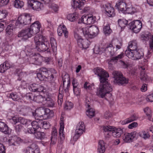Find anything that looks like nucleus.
I'll list each match as a JSON object with an SVG mask.
<instances>
[{"instance_id":"f257e3e1","label":"nucleus","mask_w":153,"mask_h":153,"mask_svg":"<svg viewBox=\"0 0 153 153\" xmlns=\"http://www.w3.org/2000/svg\"><path fill=\"white\" fill-rule=\"evenodd\" d=\"M99 32V29L97 26L79 25L76 27L74 31V36L78 46L82 49H85L89 47V41L83 38L79 33H82L86 38L92 39L97 36Z\"/></svg>"},{"instance_id":"f03ea898","label":"nucleus","mask_w":153,"mask_h":153,"mask_svg":"<svg viewBox=\"0 0 153 153\" xmlns=\"http://www.w3.org/2000/svg\"><path fill=\"white\" fill-rule=\"evenodd\" d=\"M93 72L99 77L100 82V85L96 92L97 95L101 98L104 97L107 94L109 96L106 98L109 101H112L113 98L111 94L108 93L112 91V87L108 81L109 77L108 73L104 69L99 67L94 68Z\"/></svg>"},{"instance_id":"7ed1b4c3","label":"nucleus","mask_w":153,"mask_h":153,"mask_svg":"<svg viewBox=\"0 0 153 153\" xmlns=\"http://www.w3.org/2000/svg\"><path fill=\"white\" fill-rule=\"evenodd\" d=\"M24 97L30 101H33L38 103H42L48 107H53L55 106V98L52 97L45 90L44 92H35L34 94L27 93Z\"/></svg>"},{"instance_id":"20e7f679","label":"nucleus","mask_w":153,"mask_h":153,"mask_svg":"<svg viewBox=\"0 0 153 153\" xmlns=\"http://www.w3.org/2000/svg\"><path fill=\"white\" fill-rule=\"evenodd\" d=\"M125 53L128 58L134 60H137L141 58L143 55L142 52L137 49V42L134 40L129 42L127 49Z\"/></svg>"},{"instance_id":"39448f33","label":"nucleus","mask_w":153,"mask_h":153,"mask_svg":"<svg viewBox=\"0 0 153 153\" xmlns=\"http://www.w3.org/2000/svg\"><path fill=\"white\" fill-rule=\"evenodd\" d=\"M37 76L40 80H45V79L50 81H52L54 79L53 74L56 73V71L53 68H42L37 70Z\"/></svg>"},{"instance_id":"423d86ee","label":"nucleus","mask_w":153,"mask_h":153,"mask_svg":"<svg viewBox=\"0 0 153 153\" xmlns=\"http://www.w3.org/2000/svg\"><path fill=\"white\" fill-rule=\"evenodd\" d=\"M34 41L36 48L38 51H45L50 47L48 40L42 35H36L34 38Z\"/></svg>"},{"instance_id":"0eeeda50","label":"nucleus","mask_w":153,"mask_h":153,"mask_svg":"<svg viewBox=\"0 0 153 153\" xmlns=\"http://www.w3.org/2000/svg\"><path fill=\"white\" fill-rule=\"evenodd\" d=\"M31 15L30 14L24 13L19 15L17 20L15 21V24L17 27H20L30 24L32 19Z\"/></svg>"},{"instance_id":"6e6552de","label":"nucleus","mask_w":153,"mask_h":153,"mask_svg":"<svg viewBox=\"0 0 153 153\" xmlns=\"http://www.w3.org/2000/svg\"><path fill=\"white\" fill-rule=\"evenodd\" d=\"M114 79L113 82L114 84L123 85L126 84L128 82V79L124 77L120 72L115 71L112 74Z\"/></svg>"},{"instance_id":"1a4fd4ad","label":"nucleus","mask_w":153,"mask_h":153,"mask_svg":"<svg viewBox=\"0 0 153 153\" xmlns=\"http://www.w3.org/2000/svg\"><path fill=\"white\" fill-rule=\"evenodd\" d=\"M103 130L105 131L112 132V135L114 137L119 138L122 133V130L120 128H117L114 126H103Z\"/></svg>"},{"instance_id":"9d476101","label":"nucleus","mask_w":153,"mask_h":153,"mask_svg":"<svg viewBox=\"0 0 153 153\" xmlns=\"http://www.w3.org/2000/svg\"><path fill=\"white\" fill-rule=\"evenodd\" d=\"M27 6L30 9L37 11L41 10L44 7L43 3L38 0H28Z\"/></svg>"},{"instance_id":"9b49d317","label":"nucleus","mask_w":153,"mask_h":153,"mask_svg":"<svg viewBox=\"0 0 153 153\" xmlns=\"http://www.w3.org/2000/svg\"><path fill=\"white\" fill-rule=\"evenodd\" d=\"M96 21V17L91 14L83 15L79 19L78 23L83 24L87 25H90L94 24Z\"/></svg>"},{"instance_id":"f8f14e48","label":"nucleus","mask_w":153,"mask_h":153,"mask_svg":"<svg viewBox=\"0 0 153 153\" xmlns=\"http://www.w3.org/2000/svg\"><path fill=\"white\" fill-rule=\"evenodd\" d=\"M85 131V126L83 122H79L77 125L75 134L73 139L74 141H76L80 136Z\"/></svg>"},{"instance_id":"ddd939ff","label":"nucleus","mask_w":153,"mask_h":153,"mask_svg":"<svg viewBox=\"0 0 153 153\" xmlns=\"http://www.w3.org/2000/svg\"><path fill=\"white\" fill-rule=\"evenodd\" d=\"M101 10L105 14L109 17H113L115 16V13L114 8L110 4H107L101 5Z\"/></svg>"},{"instance_id":"4468645a","label":"nucleus","mask_w":153,"mask_h":153,"mask_svg":"<svg viewBox=\"0 0 153 153\" xmlns=\"http://www.w3.org/2000/svg\"><path fill=\"white\" fill-rule=\"evenodd\" d=\"M148 64L147 60L144 59L143 61L139 65L140 67L141 71H143L140 74V78L141 80L146 82L149 80V78L147 74H145L144 71L146 67Z\"/></svg>"},{"instance_id":"2eb2a0df","label":"nucleus","mask_w":153,"mask_h":153,"mask_svg":"<svg viewBox=\"0 0 153 153\" xmlns=\"http://www.w3.org/2000/svg\"><path fill=\"white\" fill-rule=\"evenodd\" d=\"M130 29L134 33H137L141 30L142 27V23L139 20L133 21L129 24Z\"/></svg>"},{"instance_id":"dca6fc26","label":"nucleus","mask_w":153,"mask_h":153,"mask_svg":"<svg viewBox=\"0 0 153 153\" xmlns=\"http://www.w3.org/2000/svg\"><path fill=\"white\" fill-rule=\"evenodd\" d=\"M32 128L30 127L27 128V132L29 133H33L36 131L40 130L41 126L40 124V120H37V121H34L31 122Z\"/></svg>"},{"instance_id":"f3484780","label":"nucleus","mask_w":153,"mask_h":153,"mask_svg":"<svg viewBox=\"0 0 153 153\" xmlns=\"http://www.w3.org/2000/svg\"><path fill=\"white\" fill-rule=\"evenodd\" d=\"M13 121V123L16 124L18 123H20L23 125H25L26 127L30 126L31 121L29 120L25 119L21 117H18L16 116L13 117L11 119Z\"/></svg>"},{"instance_id":"a211bd4d","label":"nucleus","mask_w":153,"mask_h":153,"mask_svg":"<svg viewBox=\"0 0 153 153\" xmlns=\"http://www.w3.org/2000/svg\"><path fill=\"white\" fill-rule=\"evenodd\" d=\"M136 133L137 132L135 131L125 133L122 138L124 142L130 143L133 142L136 137Z\"/></svg>"},{"instance_id":"6ab92c4d","label":"nucleus","mask_w":153,"mask_h":153,"mask_svg":"<svg viewBox=\"0 0 153 153\" xmlns=\"http://www.w3.org/2000/svg\"><path fill=\"white\" fill-rule=\"evenodd\" d=\"M41 28V24L39 22L36 21L33 23L29 28L33 36L39 32Z\"/></svg>"},{"instance_id":"aec40b11","label":"nucleus","mask_w":153,"mask_h":153,"mask_svg":"<svg viewBox=\"0 0 153 153\" xmlns=\"http://www.w3.org/2000/svg\"><path fill=\"white\" fill-rule=\"evenodd\" d=\"M114 47L111 42L108 44L105 48H102V51H103L104 53H105L107 56H112L114 53Z\"/></svg>"},{"instance_id":"412c9836","label":"nucleus","mask_w":153,"mask_h":153,"mask_svg":"<svg viewBox=\"0 0 153 153\" xmlns=\"http://www.w3.org/2000/svg\"><path fill=\"white\" fill-rule=\"evenodd\" d=\"M22 142V140L16 136L10 137L8 140L9 145L17 146Z\"/></svg>"},{"instance_id":"4be33fe9","label":"nucleus","mask_w":153,"mask_h":153,"mask_svg":"<svg viewBox=\"0 0 153 153\" xmlns=\"http://www.w3.org/2000/svg\"><path fill=\"white\" fill-rule=\"evenodd\" d=\"M45 108L41 107L36 109L35 112H33L32 114L36 119H42Z\"/></svg>"},{"instance_id":"5701e85b","label":"nucleus","mask_w":153,"mask_h":153,"mask_svg":"<svg viewBox=\"0 0 153 153\" xmlns=\"http://www.w3.org/2000/svg\"><path fill=\"white\" fill-rule=\"evenodd\" d=\"M32 36V35L29 28L23 29L19 32L18 34V37H22L25 39H27Z\"/></svg>"},{"instance_id":"b1692460","label":"nucleus","mask_w":153,"mask_h":153,"mask_svg":"<svg viewBox=\"0 0 153 153\" xmlns=\"http://www.w3.org/2000/svg\"><path fill=\"white\" fill-rule=\"evenodd\" d=\"M15 21L13 20L10 21L9 24L7 25L6 29V35L9 37L11 36L13 34V29L15 28Z\"/></svg>"},{"instance_id":"393cba45","label":"nucleus","mask_w":153,"mask_h":153,"mask_svg":"<svg viewBox=\"0 0 153 153\" xmlns=\"http://www.w3.org/2000/svg\"><path fill=\"white\" fill-rule=\"evenodd\" d=\"M85 2V0H72L71 5L74 8H78L81 10Z\"/></svg>"},{"instance_id":"a878e982","label":"nucleus","mask_w":153,"mask_h":153,"mask_svg":"<svg viewBox=\"0 0 153 153\" xmlns=\"http://www.w3.org/2000/svg\"><path fill=\"white\" fill-rule=\"evenodd\" d=\"M57 33L58 35L59 36H62L63 33L65 38H66L68 37V32L65 26L63 24H61L59 26L57 29Z\"/></svg>"},{"instance_id":"bb28decb","label":"nucleus","mask_w":153,"mask_h":153,"mask_svg":"<svg viewBox=\"0 0 153 153\" xmlns=\"http://www.w3.org/2000/svg\"><path fill=\"white\" fill-rule=\"evenodd\" d=\"M143 40L147 41L149 39V45L151 50H153V34L149 33L145 35H142L141 36Z\"/></svg>"},{"instance_id":"cd10ccee","label":"nucleus","mask_w":153,"mask_h":153,"mask_svg":"<svg viewBox=\"0 0 153 153\" xmlns=\"http://www.w3.org/2000/svg\"><path fill=\"white\" fill-rule=\"evenodd\" d=\"M24 153H40L39 149L35 143L32 144L24 151Z\"/></svg>"},{"instance_id":"c85d7f7f","label":"nucleus","mask_w":153,"mask_h":153,"mask_svg":"<svg viewBox=\"0 0 153 153\" xmlns=\"http://www.w3.org/2000/svg\"><path fill=\"white\" fill-rule=\"evenodd\" d=\"M59 124L60 127L59 129V134L60 138L61 140H63L65 139V136L64 134V120L63 117L61 116L60 117Z\"/></svg>"},{"instance_id":"c756f323","label":"nucleus","mask_w":153,"mask_h":153,"mask_svg":"<svg viewBox=\"0 0 153 153\" xmlns=\"http://www.w3.org/2000/svg\"><path fill=\"white\" fill-rule=\"evenodd\" d=\"M29 89L30 90L36 92H44V90L46 91V90L44 89V88L42 86L36 84L30 85L29 87Z\"/></svg>"},{"instance_id":"7c9ffc66","label":"nucleus","mask_w":153,"mask_h":153,"mask_svg":"<svg viewBox=\"0 0 153 153\" xmlns=\"http://www.w3.org/2000/svg\"><path fill=\"white\" fill-rule=\"evenodd\" d=\"M79 18V14L77 12L70 13L67 15V19L70 22H76Z\"/></svg>"},{"instance_id":"2f4dec72","label":"nucleus","mask_w":153,"mask_h":153,"mask_svg":"<svg viewBox=\"0 0 153 153\" xmlns=\"http://www.w3.org/2000/svg\"><path fill=\"white\" fill-rule=\"evenodd\" d=\"M127 4L125 2L120 1H118L116 4V7L119 11H121L123 13L125 12Z\"/></svg>"},{"instance_id":"473e14b6","label":"nucleus","mask_w":153,"mask_h":153,"mask_svg":"<svg viewBox=\"0 0 153 153\" xmlns=\"http://www.w3.org/2000/svg\"><path fill=\"white\" fill-rule=\"evenodd\" d=\"M0 131L6 134H9L10 130L4 122L0 121Z\"/></svg>"},{"instance_id":"72a5a7b5","label":"nucleus","mask_w":153,"mask_h":153,"mask_svg":"<svg viewBox=\"0 0 153 153\" xmlns=\"http://www.w3.org/2000/svg\"><path fill=\"white\" fill-rule=\"evenodd\" d=\"M105 143L102 140H100L98 142L97 151L99 153H104L105 150Z\"/></svg>"},{"instance_id":"f704fd0d","label":"nucleus","mask_w":153,"mask_h":153,"mask_svg":"<svg viewBox=\"0 0 153 153\" xmlns=\"http://www.w3.org/2000/svg\"><path fill=\"white\" fill-rule=\"evenodd\" d=\"M137 11L135 8L133 7L131 3L127 4L123 13L133 14Z\"/></svg>"},{"instance_id":"c9c22d12","label":"nucleus","mask_w":153,"mask_h":153,"mask_svg":"<svg viewBox=\"0 0 153 153\" xmlns=\"http://www.w3.org/2000/svg\"><path fill=\"white\" fill-rule=\"evenodd\" d=\"M53 116L54 112L52 110H51L47 108H45L42 119L46 120L49 119L53 117Z\"/></svg>"},{"instance_id":"e433bc0d","label":"nucleus","mask_w":153,"mask_h":153,"mask_svg":"<svg viewBox=\"0 0 153 153\" xmlns=\"http://www.w3.org/2000/svg\"><path fill=\"white\" fill-rule=\"evenodd\" d=\"M138 118L136 115L134 114L131 115L129 118H126L125 120L121 121L120 122L122 125H125L128 124L131 122L136 120Z\"/></svg>"},{"instance_id":"4c0bfd02","label":"nucleus","mask_w":153,"mask_h":153,"mask_svg":"<svg viewBox=\"0 0 153 153\" xmlns=\"http://www.w3.org/2000/svg\"><path fill=\"white\" fill-rule=\"evenodd\" d=\"M139 135L145 140L149 139L150 136L149 132L145 130H142L139 133Z\"/></svg>"},{"instance_id":"58836bf2","label":"nucleus","mask_w":153,"mask_h":153,"mask_svg":"<svg viewBox=\"0 0 153 153\" xmlns=\"http://www.w3.org/2000/svg\"><path fill=\"white\" fill-rule=\"evenodd\" d=\"M103 31L104 34L106 36H109L111 33L112 30L108 24H104L103 27Z\"/></svg>"},{"instance_id":"ea45409f","label":"nucleus","mask_w":153,"mask_h":153,"mask_svg":"<svg viewBox=\"0 0 153 153\" xmlns=\"http://www.w3.org/2000/svg\"><path fill=\"white\" fill-rule=\"evenodd\" d=\"M83 88L87 91H91L94 89L95 87L94 84L86 82L84 84Z\"/></svg>"},{"instance_id":"a19ab883","label":"nucleus","mask_w":153,"mask_h":153,"mask_svg":"<svg viewBox=\"0 0 153 153\" xmlns=\"http://www.w3.org/2000/svg\"><path fill=\"white\" fill-rule=\"evenodd\" d=\"M118 24L122 30L124 29L128 24V21L125 19H120L118 21Z\"/></svg>"},{"instance_id":"79ce46f5","label":"nucleus","mask_w":153,"mask_h":153,"mask_svg":"<svg viewBox=\"0 0 153 153\" xmlns=\"http://www.w3.org/2000/svg\"><path fill=\"white\" fill-rule=\"evenodd\" d=\"M65 92V90H63L62 87L61 86L59 89V94L58 95V103L59 105H61L62 102V94H63L64 92Z\"/></svg>"},{"instance_id":"37998d69","label":"nucleus","mask_w":153,"mask_h":153,"mask_svg":"<svg viewBox=\"0 0 153 153\" xmlns=\"http://www.w3.org/2000/svg\"><path fill=\"white\" fill-rule=\"evenodd\" d=\"M9 68L10 66L8 62H4L0 65V72L4 73Z\"/></svg>"},{"instance_id":"c03bdc74","label":"nucleus","mask_w":153,"mask_h":153,"mask_svg":"<svg viewBox=\"0 0 153 153\" xmlns=\"http://www.w3.org/2000/svg\"><path fill=\"white\" fill-rule=\"evenodd\" d=\"M34 57H35L32 58L35 59L34 64L38 65H40L43 60V57L39 54H38Z\"/></svg>"},{"instance_id":"a18cd8bd","label":"nucleus","mask_w":153,"mask_h":153,"mask_svg":"<svg viewBox=\"0 0 153 153\" xmlns=\"http://www.w3.org/2000/svg\"><path fill=\"white\" fill-rule=\"evenodd\" d=\"M86 114L88 117L91 118L95 116V110L93 108H89L87 110Z\"/></svg>"},{"instance_id":"49530a36","label":"nucleus","mask_w":153,"mask_h":153,"mask_svg":"<svg viewBox=\"0 0 153 153\" xmlns=\"http://www.w3.org/2000/svg\"><path fill=\"white\" fill-rule=\"evenodd\" d=\"M24 5V2L20 0H15L14 3V5L15 8H21Z\"/></svg>"},{"instance_id":"de8ad7c7","label":"nucleus","mask_w":153,"mask_h":153,"mask_svg":"<svg viewBox=\"0 0 153 153\" xmlns=\"http://www.w3.org/2000/svg\"><path fill=\"white\" fill-rule=\"evenodd\" d=\"M40 130L36 131L33 133L34 134L35 137L38 139H42L45 136V134L43 132L40 131Z\"/></svg>"},{"instance_id":"09e8293b","label":"nucleus","mask_w":153,"mask_h":153,"mask_svg":"<svg viewBox=\"0 0 153 153\" xmlns=\"http://www.w3.org/2000/svg\"><path fill=\"white\" fill-rule=\"evenodd\" d=\"M50 43L53 51L55 52L57 50V44L56 41L54 38H51V39Z\"/></svg>"},{"instance_id":"8fccbe9b","label":"nucleus","mask_w":153,"mask_h":153,"mask_svg":"<svg viewBox=\"0 0 153 153\" xmlns=\"http://www.w3.org/2000/svg\"><path fill=\"white\" fill-rule=\"evenodd\" d=\"M48 6L49 8H51L55 12H57L59 10L58 6L54 3H52V2L50 3Z\"/></svg>"},{"instance_id":"3c124183","label":"nucleus","mask_w":153,"mask_h":153,"mask_svg":"<svg viewBox=\"0 0 153 153\" xmlns=\"http://www.w3.org/2000/svg\"><path fill=\"white\" fill-rule=\"evenodd\" d=\"M40 120L41 128L45 129H48L49 128L50 125L48 122L46 121H43L42 120Z\"/></svg>"},{"instance_id":"603ef678","label":"nucleus","mask_w":153,"mask_h":153,"mask_svg":"<svg viewBox=\"0 0 153 153\" xmlns=\"http://www.w3.org/2000/svg\"><path fill=\"white\" fill-rule=\"evenodd\" d=\"M74 105L72 102H66L65 103L64 108L67 110H70L73 107Z\"/></svg>"},{"instance_id":"864d4df0","label":"nucleus","mask_w":153,"mask_h":153,"mask_svg":"<svg viewBox=\"0 0 153 153\" xmlns=\"http://www.w3.org/2000/svg\"><path fill=\"white\" fill-rule=\"evenodd\" d=\"M124 56V54L123 53H121L118 56L113 57L111 59V62H116L119 59L122 58Z\"/></svg>"},{"instance_id":"5fc2aeb1","label":"nucleus","mask_w":153,"mask_h":153,"mask_svg":"<svg viewBox=\"0 0 153 153\" xmlns=\"http://www.w3.org/2000/svg\"><path fill=\"white\" fill-rule=\"evenodd\" d=\"M116 46V50L120 49L122 45V43L121 41H119L117 40H115L113 41Z\"/></svg>"},{"instance_id":"6e6d98bb","label":"nucleus","mask_w":153,"mask_h":153,"mask_svg":"<svg viewBox=\"0 0 153 153\" xmlns=\"http://www.w3.org/2000/svg\"><path fill=\"white\" fill-rule=\"evenodd\" d=\"M8 96L14 101H18L19 100V97L16 93H11Z\"/></svg>"},{"instance_id":"4d7b16f0","label":"nucleus","mask_w":153,"mask_h":153,"mask_svg":"<svg viewBox=\"0 0 153 153\" xmlns=\"http://www.w3.org/2000/svg\"><path fill=\"white\" fill-rule=\"evenodd\" d=\"M7 14V11L6 10H0V20L5 18Z\"/></svg>"},{"instance_id":"13d9d810","label":"nucleus","mask_w":153,"mask_h":153,"mask_svg":"<svg viewBox=\"0 0 153 153\" xmlns=\"http://www.w3.org/2000/svg\"><path fill=\"white\" fill-rule=\"evenodd\" d=\"M74 95L76 96H79L81 93V89L79 87L73 88Z\"/></svg>"},{"instance_id":"bf43d9fd","label":"nucleus","mask_w":153,"mask_h":153,"mask_svg":"<svg viewBox=\"0 0 153 153\" xmlns=\"http://www.w3.org/2000/svg\"><path fill=\"white\" fill-rule=\"evenodd\" d=\"M65 76L66 77V78H63V85H64L65 83L67 81L68 85L67 88H69V85L70 84L69 76L68 75H65Z\"/></svg>"},{"instance_id":"052dcab7","label":"nucleus","mask_w":153,"mask_h":153,"mask_svg":"<svg viewBox=\"0 0 153 153\" xmlns=\"http://www.w3.org/2000/svg\"><path fill=\"white\" fill-rule=\"evenodd\" d=\"M91 100L89 97H87L86 98L85 100V105L87 106L88 108L91 107Z\"/></svg>"},{"instance_id":"680f3d73","label":"nucleus","mask_w":153,"mask_h":153,"mask_svg":"<svg viewBox=\"0 0 153 153\" xmlns=\"http://www.w3.org/2000/svg\"><path fill=\"white\" fill-rule=\"evenodd\" d=\"M72 84L73 88L79 87V84L77 80L74 78H73L72 79Z\"/></svg>"},{"instance_id":"e2e57ef3","label":"nucleus","mask_w":153,"mask_h":153,"mask_svg":"<svg viewBox=\"0 0 153 153\" xmlns=\"http://www.w3.org/2000/svg\"><path fill=\"white\" fill-rule=\"evenodd\" d=\"M146 100L148 102H153V94L148 95L146 98Z\"/></svg>"},{"instance_id":"0e129e2a","label":"nucleus","mask_w":153,"mask_h":153,"mask_svg":"<svg viewBox=\"0 0 153 153\" xmlns=\"http://www.w3.org/2000/svg\"><path fill=\"white\" fill-rule=\"evenodd\" d=\"M120 64L121 67L123 68H127L128 69L129 67L128 64L126 62L121 61L120 62Z\"/></svg>"},{"instance_id":"69168bd1","label":"nucleus","mask_w":153,"mask_h":153,"mask_svg":"<svg viewBox=\"0 0 153 153\" xmlns=\"http://www.w3.org/2000/svg\"><path fill=\"white\" fill-rule=\"evenodd\" d=\"M138 125V124L137 123L134 122L131 124H129L128 126V128L129 129H133L135 128Z\"/></svg>"},{"instance_id":"338daca9","label":"nucleus","mask_w":153,"mask_h":153,"mask_svg":"<svg viewBox=\"0 0 153 153\" xmlns=\"http://www.w3.org/2000/svg\"><path fill=\"white\" fill-rule=\"evenodd\" d=\"M144 111L147 116H149L151 113L150 109L148 107L144 109Z\"/></svg>"},{"instance_id":"774afa93","label":"nucleus","mask_w":153,"mask_h":153,"mask_svg":"<svg viewBox=\"0 0 153 153\" xmlns=\"http://www.w3.org/2000/svg\"><path fill=\"white\" fill-rule=\"evenodd\" d=\"M7 25L6 22H0V33L2 31L4 28V25Z\"/></svg>"}]
</instances>
